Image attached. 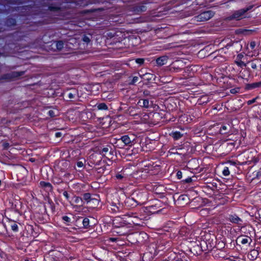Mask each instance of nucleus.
<instances>
[{"label": "nucleus", "mask_w": 261, "mask_h": 261, "mask_svg": "<svg viewBox=\"0 0 261 261\" xmlns=\"http://www.w3.org/2000/svg\"><path fill=\"white\" fill-rule=\"evenodd\" d=\"M252 8V6H249L246 9H241L236 11L232 15L227 17L226 19L228 20H232L235 19L237 20H240L243 18L246 17L245 14L248 11L250 10Z\"/></svg>", "instance_id": "1"}, {"label": "nucleus", "mask_w": 261, "mask_h": 261, "mask_svg": "<svg viewBox=\"0 0 261 261\" xmlns=\"http://www.w3.org/2000/svg\"><path fill=\"white\" fill-rule=\"evenodd\" d=\"M24 74V71H14L2 75L1 79L6 81L14 80L18 79L19 77L23 75Z\"/></svg>", "instance_id": "2"}, {"label": "nucleus", "mask_w": 261, "mask_h": 261, "mask_svg": "<svg viewBox=\"0 0 261 261\" xmlns=\"http://www.w3.org/2000/svg\"><path fill=\"white\" fill-rule=\"evenodd\" d=\"M214 15V13L212 11L204 12L195 17V20L197 22L206 21L212 18Z\"/></svg>", "instance_id": "3"}, {"label": "nucleus", "mask_w": 261, "mask_h": 261, "mask_svg": "<svg viewBox=\"0 0 261 261\" xmlns=\"http://www.w3.org/2000/svg\"><path fill=\"white\" fill-rule=\"evenodd\" d=\"M251 242L250 238L247 236H240L236 240V243L238 245H245L247 243L250 244Z\"/></svg>", "instance_id": "4"}, {"label": "nucleus", "mask_w": 261, "mask_h": 261, "mask_svg": "<svg viewBox=\"0 0 261 261\" xmlns=\"http://www.w3.org/2000/svg\"><path fill=\"white\" fill-rule=\"evenodd\" d=\"M51 48L55 51H60L64 47V43L62 41H56L51 44Z\"/></svg>", "instance_id": "5"}, {"label": "nucleus", "mask_w": 261, "mask_h": 261, "mask_svg": "<svg viewBox=\"0 0 261 261\" xmlns=\"http://www.w3.org/2000/svg\"><path fill=\"white\" fill-rule=\"evenodd\" d=\"M121 140L125 145H129L131 143L134 142L135 137L134 136L129 137L127 136H124L121 138Z\"/></svg>", "instance_id": "6"}, {"label": "nucleus", "mask_w": 261, "mask_h": 261, "mask_svg": "<svg viewBox=\"0 0 261 261\" xmlns=\"http://www.w3.org/2000/svg\"><path fill=\"white\" fill-rule=\"evenodd\" d=\"M167 60L168 57L167 56H162L156 59V63L158 65L162 66L166 64Z\"/></svg>", "instance_id": "7"}, {"label": "nucleus", "mask_w": 261, "mask_h": 261, "mask_svg": "<svg viewBox=\"0 0 261 261\" xmlns=\"http://www.w3.org/2000/svg\"><path fill=\"white\" fill-rule=\"evenodd\" d=\"M258 255V252L257 250L253 249L250 251L248 254V257L251 260H254L256 259Z\"/></svg>", "instance_id": "8"}, {"label": "nucleus", "mask_w": 261, "mask_h": 261, "mask_svg": "<svg viewBox=\"0 0 261 261\" xmlns=\"http://www.w3.org/2000/svg\"><path fill=\"white\" fill-rule=\"evenodd\" d=\"M138 105L143 108H148L149 107V101L147 99H142L139 101Z\"/></svg>", "instance_id": "9"}, {"label": "nucleus", "mask_w": 261, "mask_h": 261, "mask_svg": "<svg viewBox=\"0 0 261 261\" xmlns=\"http://www.w3.org/2000/svg\"><path fill=\"white\" fill-rule=\"evenodd\" d=\"M83 198L85 200L87 201V202H89L91 200H95V202L98 203V200L95 198H91L90 194L89 193H86L84 195Z\"/></svg>", "instance_id": "10"}, {"label": "nucleus", "mask_w": 261, "mask_h": 261, "mask_svg": "<svg viewBox=\"0 0 261 261\" xmlns=\"http://www.w3.org/2000/svg\"><path fill=\"white\" fill-rule=\"evenodd\" d=\"M40 185L42 187H44L47 190L50 191L51 190V186L48 182H45L44 181H41Z\"/></svg>", "instance_id": "11"}, {"label": "nucleus", "mask_w": 261, "mask_h": 261, "mask_svg": "<svg viewBox=\"0 0 261 261\" xmlns=\"http://www.w3.org/2000/svg\"><path fill=\"white\" fill-rule=\"evenodd\" d=\"M189 198L187 195H182L179 197L178 200L179 202H183L184 203L188 202Z\"/></svg>", "instance_id": "12"}, {"label": "nucleus", "mask_w": 261, "mask_h": 261, "mask_svg": "<svg viewBox=\"0 0 261 261\" xmlns=\"http://www.w3.org/2000/svg\"><path fill=\"white\" fill-rule=\"evenodd\" d=\"M261 86V82L253 83L246 86V89L255 88Z\"/></svg>", "instance_id": "13"}, {"label": "nucleus", "mask_w": 261, "mask_h": 261, "mask_svg": "<svg viewBox=\"0 0 261 261\" xmlns=\"http://www.w3.org/2000/svg\"><path fill=\"white\" fill-rule=\"evenodd\" d=\"M229 220L233 223H237L240 221V218L237 216H231L229 217Z\"/></svg>", "instance_id": "14"}, {"label": "nucleus", "mask_w": 261, "mask_h": 261, "mask_svg": "<svg viewBox=\"0 0 261 261\" xmlns=\"http://www.w3.org/2000/svg\"><path fill=\"white\" fill-rule=\"evenodd\" d=\"M75 202L76 203L79 205V206H83V200L82 199L79 197H76L75 199Z\"/></svg>", "instance_id": "15"}, {"label": "nucleus", "mask_w": 261, "mask_h": 261, "mask_svg": "<svg viewBox=\"0 0 261 261\" xmlns=\"http://www.w3.org/2000/svg\"><path fill=\"white\" fill-rule=\"evenodd\" d=\"M182 136V135L179 132H175L172 134V137L175 140H177Z\"/></svg>", "instance_id": "16"}, {"label": "nucleus", "mask_w": 261, "mask_h": 261, "mask_svg": "<svg viewBox=\"0 0 261 261\" xmlns=\"http://www.w3.org/2000/svg\"><path fill=\"white\" fill-rule=\"evenodd\" d=\"M98 108L99 110H107L108 107L105 103H101L98 106Z\"/></svg>", "instance_id": "17"}, {"label": "nucleus", "mask_w": 261, "mask_h": 261, "mask_svg": "<svg viewBox=\"0 0 261 261\" xmlns=\"http://www.w3.org/2000/svg\"><path fill=\"white\" fill-rule=\"evenodd\" d=\"M89 224V219L86 218L83 220V224L85 227H87Z\"/></svg>", "instance_id": "18"}, {"label": "nucleus", "mask_w": 261, "mask_h": 261, "mask_svg": "<svg viewBox=\"0 0 261 261\" xmlns=\"http://www.w3.org/2000/svg\"><path fill=\"white\" fill-rule=\"evenodd\" d=\"M223 174L224 176H227L229 174V171L228 167H225L222 171Z\"/></svg>", "instance_id": "19"}, {"label": "nucleus", "mask_w": 261, "mask_h": 261, "mask_svg": "<svg viewBox=\"0 0 261 261\" xmlns=\"http://www.w3.org/2000/svg\"><path fill=\"white\" fill-rule=\"evenodd\" d=\"M248 64H250V66H251V67L252 69H256V67H257L256 64L255 62H253V61L251 62H249Z\"/></svg>", "instance_id": "20"}, {"label": "nucleus", "mask_w": 261, "mask_h": 261, "mask_svg": "<svg viewBox=\"0 0 261 261\" xmlns=\"http://www.w3.org/2000/svg\"><path fill=\"white\" fill-rule=\"evenodd\" d=\"M11 228L14 231H16L17 230V228H18V226L15 223H13L11 225Z\"/></svg>", "instance_id": "21"}, {"label": "nucleus", "mask_w": 261, "mask_h": 261, "mask_svg": "<svg viewBox=\"0 0 261 261\" xmlns=\"http://www.w3.org/2000/svg\"><path fill=\"white\" fill-rule=\"evenodd\" d=\"M151 76L152 75L150 73H146L142 76V78H146L147 80H149L151 79L150 76Z\"/></svg>", "instance_id": "22"}, {"label": "nucleus", "mask_w": 261, "mask_h": 261, "mask_svg": "<svg viewBox=\"0 0 261 261\" xmlns=\"http://www.w3.org/2000/svg\"><path fill=\"white\" fill-rule=\"evenodd\" d=\"M109 151V148H107V147H105V148H103L101 152V153L103 155H105V153L107 152H108Z\"/></svg>", "instance_id": "23"}, {"label": "nucleus", "mask_w": 261, "mask_h": 261, "mask_svg": "<svg viewBox=\"0 0 261 261\" xmlns=\"http://www.w3.org/2000/svg\"><path fill=\"white\" fill-rule=\"evenodd\" d=\"M83 40L84 42H85L88 43V42H90V38H89L88 37H87V36H85V37H83Z\"/></svg>", "instance_id": "24"}, {"label": "nucleus", "mask_w": 261, "mask_h": 261, "mask_svg": "<svg viewBox=\"0 0 261 261\" xmlns=\"http://www.w3.org/2000/svg\"><path fill=\"white\" fill-rule=\"evenodd\" d=\"M48 114H49V116L51 117H53L56 116V115L55 114V112L53 110L49 111Z\"/></svg>", "instance_id": "25"}, {"label": "nucleus", "mask_w": 261, "mask_h": 261, "mask_svg": "<svg viewBox=\"0 0 261 261\" xmlns=\"http://www.w3.org/2000/svg\"><path fill=\"white\" fill-rule=\"evenodd\" d=\"M136 62L138 64H143L144 63V59H137L136 60Z\"/></svg>", "instance_id": "26"}, {"label": "nucleus", "mask_w": 261, "mask_h": 261, "mask_svg": "<svg viewBox=\"0 0 261 261\" xmlns=\"http://www.w3.org/2000/svg\"><path fill=\"white\" fill-rule=\"evenodd\" d=\"M138 80V77H137V76L134 77L133 79V80H132V81L131 82V84H134L136 82H137Z\"/></svg>", "instance_id": "27"}, {"label": "nucleus", "mask_w": 261, "mask_h": 261, "mask_svg": "<svg viewBox=\"0 0 261 261\" xmlns=\"http://www.w3.org/2000/svg\"><path fill=\"white\" fill-rule=\"evenodd\" d=\"M237 64H238V65H239L240 66H246V64L244 63L242 61H241V62H237Z\"/></svg>", "instance_id": "28"}, {"label": "nucleus", "mask_w": 261, "mask_h": 261, "mask_svg": "<svg viewBox=\"0 0 261 261\" xmlns=\"http://www.w3.org/2000/svg\"><path fill=\"white\" fill-rule=\"evenodd\" d=\"M84 165V164L81 161H79L77 163V166L79 167H83Z\"/></svg>", "instance_id": "29"}, {"label": "nucleus", "mask_w": 261, "mask_h": 261, "mask_svg": "<svg viewBox=\"0 0 261 261\" xmlns=\"http://www.w3.org/2000/svg\"><path fill=\"white\" fill-rule=\"evenodd\" d=\"M181 175H182V173L181 171H178L177 173V176L178 177V179H180L181 178Z\"/></svg>", "instance_id": "30"}, {"label": "nucleus", "mask_w": 261, "mask_h": 261, "mask_svg": "<svg viewBox=\"0 0 261 261\" xmlns=\"http://www.w3.org/2000/svg\"><path fill=\"white\" fill-rule=\"evenodd\" d=\"M255 45H256V44L254 41L251 42L250 47H251L252 49H253L255 47Z\"/></svg>", "instance_id": "31"}, {"label": "nucleus", "mask_w": 261, "mask_h": 261, "mask_svg": "<svg viewBox=\"0 0 261 261\" xmlns=\"http://www.w3.org/2000/svg\"><path fill=\"white\" fill-rule=\"evenodd\" d=\"M230 92L232 94H235L238 92V90L236 89H233L230 90Z\"/></svg>", "instance_id": "32"}, {"label": "nucleus", "mask_w": 261, "mask_h": 261, "mask_svg": "<svg viewBox=\"0 0 261 261\" xmlns=\"http://www.w3.org/2000/svg\"><path fill=\"white\" fill-rule=\"evenodd\" d=\"M63 219L66 221V222H69V218L67 217V216H64L63 217Z\"/></svg>", "instance_id": "33"}, {"label": "nucleus", "mask_w": 261, "mask_h": 261, "mask_svg": "<svg viewBox=\"0 0 261 261\" xmlns=\"http://www.w3.org/2000/svg\"><path fill=\"white\" fill-rule=\"evenodd\" d=\"M192 180V179L191 178H189L186 179L185 181H186V182L189 183V182H191Z\"/></svg>", "instance_id": "34"}, {"label": "nucleus", "mask_w": 261, "mask_h": 261, "mask_svg": "<svg viewBox=\"0 0 261 261\" xmlns=\"http://www.w3.org/2000/svg\"><path fill=\"white\" fill-rule=\"evenodd\" d=\"M63 195L66 197V198L68 199L69 198L68 194L66 191L64 192Z\"/></svg>", "instance_id": "35"}, {"label": "nucleus", "mask_w": 261, "mask_h": 261, "mask_svg": "<svg viewBox=\"0 0 261 261\" xmlns=\"http://www.w3.org/2000/svg\"><path fill=\"white\" fill-rule=\"evenodd\" d=\"M226 127L225 126H223L222 127V128L220 130V133L221 134H223V130H226Z\"/></svg>", "instance_id": "36"}, {"label": "nucleus", "mask_w": 261, "mask_h": 261, "mask_svg": "<svg viewBox=\"0 0 261 261\" xmlns=\"http://www.w3.org/2000/svg\"><path fill=\"white\" fill-rule=\"evenodd\" d=\"M255 99H253V100H249V101H248V105H250V104H251V103H252L254 102H255Z\"/></svg>", "instance_id": "37"}, {"label": "nucleus", "mask_w": 261, "mask_h": 261, "mask_svg": "<svg viewBox=\"0 0 261 261\" xmlns=\"http://www.w3.org/2000/svg\"><path fill=\"white\" fill-rule=\"evenodd\" d=\"M9 146V144L8 143H6L4 144V147L5 148H7Z\"/></svg>", "instance_id": "38"}, {"label": "nucleus", "mask_w": 261, "mask_h": 261, "mask_svg": "<svg viewBox=\"0 0 261 261\" xmlns=\"http://www.w3.org/2000/svg\"><path fill=\"white\" fill-rule=\"evenodd\" d=\"M68 96L69 98H73L74 97L73 94L71 93H69Z\"/></svg>", "instance_id": "39"}, {"label": "nucleus", "mask_w": 261, "mask_h": 261, "mask_svg": "<svg viewBox=\"0 0 261 261\" xmlns=\"http://www.w3.org/2000/svg\"><path fill=\"white\" fill-rule=\"evenodd\" d=\"M62 134L61 133H57L56 134V137H60L61 136Z\"/></svg>", "instance_id": "40"}, {"label": "nucleus", "mask_w": 261, "mask_h": 261, "mask_svg": "<svg viewBox=\"0 0 261 261\" xmlns=\"http://www.w3.org/2000/svg\"><path fill=\"white\" fill-rule=\"evenodd\" d=\"M116 177L118 179H121V178H122L123 176L121 175H120V174H118V175H116Z\"/></svg>", "instance_id": "41"}, {"label": "nucleus", "mask_w": 261, "mask_h": 261, "mask_svg": "<svg viewBox=\"0 0 261 261\" xmlns=\"http://www.w3.org/2000/svg\"><path fill=\"white\" fill-rule=\"evenodd\" d=\"M110 240L112 241H115L116 240V238H110Z\"/></svg>", "instance_id": "42"}, {"label": "nucleus", "mask_w": 261, "mask_h": 261, "mask_svg": "<svg viewBox=\"0 0 261 261\" xmlns=\"http://www.w3.org/2000/svg\"><path fill=\"white\" fill-rule=\"evenodd\" d=\"M30 161L31 162H34V161H35V159H34V158H31V159H30Z\"/></svg>", "instance_id": "43"}, {"label": "nucleus", "mask_w": 261, "mask_h": 261, "mask_svg": "<svg viewBox=\"0 0 261 261\" xmlns=\"http://www.w3.org/2000/svg\"><path fill=\"white\" fill-rule=\"evenodd\" d=\"M218 245L220 246V247H222L223 246L222 244H220V243H219Z\"/></svg>", "instance_id": "44"}, {"label": "nucleus", "mask_w": 261, "mask_h": 261, "mask_svg": "<svg viewBox=\"0 0 261 261\" xmlns=\"http://www.w3.org/2000/svg\"><path fill=\"white\" fill-rule=\"evenodd\" d=\"M242 56H242V55H239V57H240V58H241Z\"/></svg>", "instance_id": "45"}, {"label": "nucleus", "mask_w": 261, "mask_h": 261, "mask_svg": "<svg viewBox=\"0 0 261 261\" xmlns=\"http://www.w3.org/2000/svg\"><path fill=\"white\" fill-rule=\"evenodd\" d=\"M158 187H156V188H155V191L156 192H157V191H158Z\"/></svg>", "instance_id": "46"}, {"label": "nucleus", "mask_w": 261, "mask_h": 261, "mask_svg": "<svg viewBox=\"0 0 261 261\" xmlns=\"http://www.w3.org/2000/svg\"><path fill=\"white\" fill-rule=\"evenodd\" d=\"M12 20L13 21V24H14V21H15L14 20L12 19Z\"/></svg>", "instance_id": "47"}, {"label": "nucleus", "mask_w": 261, "mask_h": 261, "mask_svg": "<svg viewBox=\"0 0 261 261\" xmlns=\"http://www.w3.org/2000/svg\"><path fill=\"white\" fill-rule=\"evenodd\" d=\"M245 32H246V33L249 32V31H247V30L245 31Z\"/></svg>", "instance_id": "48"}, {"label": "nucleus", "mask_w": 261, "mask_h": 261, "mask_svg": "<svg viewBox=\"0 0 261 261\" xmlns=\"http://www.w3.org/2000/svg\"><path fill=\"white\" fill-rule=\"evenodd\" d=\"M160 192V191L159 190V189H158V191L156 192Z\"/></svg>", "instance_id": "49"}]
</instances>
